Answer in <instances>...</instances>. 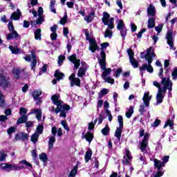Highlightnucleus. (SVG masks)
<instances>
[{
    "instance_id": "1",
    "label": "nucleus",
    "mask_w": 177,
    "mask_h": 177,
    "mask_svg": "<svg viewBox=\"0 0 177 177\" xmlns=\"http://www.w3.org/2000/svg\"><path fill=\"white\" fill-rule=\"evenodd\" d=\"M118 121L119 123V127H118L115 131L114 136L117 138V139L120 141L121 140V135H122V129H124V118L122 115H119L118 116Z\"/></svg>"
},
{
    "instance_id": "2",
    "label": "nucleus",
    "mask_w": 177,
    "mask_h": 177,
    "mask_svg": "<svg viewBox=\"0 0 177 177\" xmlns=\"http://www.w3.org/2000/svg\"><path fill=\"white\" fill-rule=\"evenodd\" d=\"M98 63L100 66L101 70H103V72L101 75L102 78H106L107 75H110L112 70L111 68H106V59H98Z\"/></svg>"
},
{
    "instance_id": "3",
    "label": "nucleus",
    "mask_w": 177,
    "mask_h": 177,
    "mask_svg": "<svg viewBox=\"0 0 177 177\" xmlns=\"http://www.w3.org/2000/svg\"><path fill=\"white\" fill-rule=\"evenodd\" d=\"M5 165V166H2ZM2 167V169H6L7 172H10V171H20L21 169H26L24 166H19L16 165H10L9 163H2L0 167Z\"/></svg>"
},
{
    "instance_id": "4",
    "label": "nucleus",
    "mask_w": 177,
    "mask_h": 177,
    "mask_svg": "<svg viewBox=\"0 0 177 177\" xmlns=\"http://www.w3.org/2000/svg\"><path fill=\"white\" fill-rule=\"evenodd\" d=\"M0 87L2 88L3 91L10 88V82L9 79L6 78V76L3 74L0 73Z\"/></svg>"
},
{
    "instance_id": "5",
    "label": "nucleus",
    "mask_w": 177,
    "mask_h": 177,
    "mask_svg": "<svg viewBox=\"0 0 177 177\" xmlns=\"http://www.w3.org/2000/svg\"><path fill=\"white\" fill-rule=\"evenodd\" d=\"M150 138V135L149 133H145V136L140 142V150H141L142 153L146 151V149H147V145H149V138Z\"/></svg>"
},
{
    "instance_id": "6",
    "label": "nucleus",
    "mask_w": 177,
    "mask_h": 177,
    "mask_svg": "<svg viewBox=\"0 0 177 177\" xmlns=\"http://www.w3.org/2000/svg\"><path fill=\"white\" fill-rule=\"evenodd\" d=\"M69 81H71V86H81V80L78 77H75V73H73L68 77Z\"/></svg>"
},
{
    "instance_id": "7",
    "label": "nucleus",
    "mask_w": 177,
    "mask_h": 177,
    "mask_svg": "<svg viewBox=\"0 0 177 177\" xmlns=\"http://www.w3.org/2000/svg\"><path fill=\"white\" fill-rule=\"evenodd\" d=\"M139 70L141 73L142 77H143V71H147L148 73H153L154 69L153 68V66L151 65H147V64H143L142 66L139 67Z\"/></svg>"
},
{
    "instance_id": "8",
    "label": "nucleus",
    "mask_w": 177,
    "mask_h": 177,
    "mask_svg": "<svg viewBox=\"0 0 177 177\" xmlns=\"http://www.w3.org/2000/svg\"><path fill=\"white\" fill-rule=\"evenodd\" d=\"M100 56L101 59H106V52L104 51V49H107V47L110 46V44L109 42H104L100 44ZM98 59H100V58H98Z\"/></svg>"
},
{
    "instance_id": "9",
    "label": "nucleus",
    "mask_w": 177,
    "mask_h": 177,
    "mask_svg": "<svg viewBox=\"0 0 177 177\" xmlns=\"http://www.w3.org/2000/svg\"><path fill=\"white\" fill-rule=\"evenodd\" d=\"M15 140H21L22 142H25V140H27L28 139V134L21 131L20 133H17L15 136Z\"/></svg>"
},
{
    "instance_id": "10",
    "label": "nucleus",
    "mask_w": 177,
    "mask_h": 177,
    "mask_svg": "<svg viewBox=\"0 0 177 177\" xmlns=\"http://www.w3.org/2000/svg\"><path fill=\"white\" fill-rule=\"evenodd\" d=\"M30 53L32 59L30 64L31 70L35 72V67H37V55H35V51L32 50L30 51Z\"/></svg>"
},
{
    "instance_id": "11",
    "label": "nucleus",
    "mask_w": 177,
    "mask_h": 177,
    "mask_svg": "<svg viewBox=\"0 0 177 177\" xmlns=\"http://www.w3.org/2000/svg\"><path fill=\"white\" fill-rule=\"evenodd\" d=\"M145 107H149L150 106V100H151V95H150V92H146L144 93V97H142Z\"/></svg>"
},
{
    "instance_id": "12",
    "label": "nucleus",
    "mask_w": 177,
    "mask_h": 177,
    "mask_svg": "<svg viewBox=\"0 0 177 177\" xmlns=\"http://www.w3.org/2000/svg\"><path fill=\"white\" fill-rule=\"evenodd\" d=\"M153 163L154 168H157L158 171H161V168L165 167V164L157 158L153 159Z\"/></svg>"
},
{
    "instance_id": "13",
    "label": "nucleus",
    "mask_w": 177,
    "mask_h": 177,
    "mask_svg": "<svg viewBox=\"0 0 177 177\" xmlns=\"http://www.w3.org/2000/svg\"><path fill=\"white\" fill-rule=\"evenodd\" d=\"M83 138L86 139V142H88V143H91L92 140H93L95 136L93 135V133L91 131H87L86 134L83 136Z\"/></svg>"
},
{
    "instance_id": "14",
    "label": "nucleus",
    "mask_w": 177,
    "mask_h": 177,
    "mask_svg": "<svg viewBox=\"0 0 177 177\" xmlns=\"http://www.w3.org/2000/svg\"><path fill=\"white\" fill-rule=\"evenodd\" d=\"M15 38H20V35L17 33V31L11 32L6 37L7 41H10V39H15Z\"/></svg>"
},
{
    "instance_id": "15",
    "label": "nucleus",
    "mask_w": 177,
    "mask_h": 177,
    "mask_svg": "<svg viewBox=\"0 0 177 177\" xmlns=\"http://www.w3.org/2000/svg\"><path fill=\"white\" fill-rule=\"evenodd\" d=\"M102 15H103V17L102 18V21L104 26H106L109 24V20L110 19V14H109L107 12L104 11Z\"/></svg>"
},
{
    "instance_id": "16",
    "label": "nucleus",
    "mask_w": 177,
    "mask_h": 177,
    "mask_svg": "<svg viewBox=\"0 0 177 177\" xmlns=\"http://www.w3.org/2000/svg\"><path fill=\"white\" fill-rule=\"evenodd\" d=\"M63 101L58 100L55 104L57 108L55 109V107H53L52 111H55V114H59V113H60V108L63 106Z\"/></svg>"
},
{
    "instance_id": "17",
    "label": "nucleus",
    "mask_w": 177,
    "mask_h": 177,
    "mask_svg": "<svg viewBox=\"0 0 177 177\" xmlns=\"http://www.w3.org/2000/svg\"><path fill=\"white\" fill-rule=\"evenodd\" d=\"M96 45H97L96 39H91L90 41V46H89L88 50H91L92 53H95V52H96Z\"/></svg>"
},
{
    "instance_id": "18",
    "label": "nucleus",
    "mask_w": 177,
    "mask_h": 177,
    "mask_svg": "<svg viewBox=\"0 0 177 177\" xmlns=\"http://www.w3.org/2000/svg\"><path fill=\"white\" fill-rule=\"evenodd\" d=\"M145 56L151 57V59H153V57H156V53H154L153 47H149L147 49V53L145 54Z\"/></svg>"
},
{
    "instance_id": "19",
    "label": "nucleus",
    "mask_w": 177,
    "mask_h": 177,
    "mask_svg": "<svg viewBox=\"0 0 177 177\" xmlns=\"http://www.w3.org/2000/svg\"><path fill=\"white\" fill-rule=\"evenodd\" d=\"M148 16H151V17H154L156 16V8L153 6V5L150 4L147 9Z\"/></svg>"
},
{
    "instance_id": "20",
    "label": "nucleus",
    "mask_w": 177,
    "mask_h": 177,
    "mask_svg": "<svg viewBox=\"0 0 177 177\" xmlns=\"http://www.w3.org/2000/svg\"><path fill=\"white\" fill-rule=\"evenodd\" d=\"M95 17V12L91 11L87 16L84 17V20L87 21V23H91L92 20Z\"/></svg>"
},
{
    "instance_id": "21",
    "label": "nucleus",
    "mask_w": 177,
    "mask_h": 177,
    "mask_svg": "<svg viewBox=\"0 0 177 177\" xmlns=\"http://www.w3.org/2000/svg\"><path fill=\"white\" fill-rule=\"evenodd\" d=\"M20 16H21V12H20L19 9H17V12H13L11 15V19L12 20H19L20 19Z\"/></svg>"
},
{
    "instance_id": "22",
    "label": "nucleus",
    "mask_w": 177,
    "mask_h": 177,
    "mask_svg": "<svg viewBox=\"0 0 177 177\" xmlns=\"http://www.w3.org/2000/svg\"><path fill=\"white\" fill-rule=\"evenodd\" d=\"M54 77L60 81V80H63L64 78V73L59 71V70H56L54 74Z\"/></svg>"
},
{
    "instance_id": "23",
    "label": "nucleus",
    "mask_w": 177,
    "mask_h": 177,
    "mask_svg": "<svg viewBox=\"0 0 177 177\" xmlns=\"http://www.w3.org/2000/svg\"><path fill=\"white\" fill-rule=\"evenodd\" d=\"M28 120V115L21 116L17 121V125H20V124H26L27 120Z\"/></svg>"
},
{
    "instance_id": "24",
    "label": "nucleus",
    "mask_w": 177,
    "mask_h": 177,
    "mask_svg": "<svg viewBox=\"0 0 177 177\" xmlns=\"http://www.w3.org/2000/svg\"><path fill=\"white\" fill-rule=\"evenodd\" d=\"M156 26V18H149L148 19V28H154Z\"/></svg>"
},
{
    "instance_id": "25",
    "label": "nucleus",
    "mask_w": 177,
    "mask_h": 177,
    "mask_svg": "<svg viewBox=\"0 0 177 177\" xmlns=\"http://www.w3.org/2000/svg\"><path fill=\"white\" fill-rule=\"evenodd\" d=\"M42 95V91L39 90H35L32 93V96L34 99V100H37L38 97H39Z\"/></svg>"
},
{
    "instance_id": "26",
    "label": "nucleus",
    "mask_w": 177,
    "mask_h": 177,
    "mask_svg": "<svg viewBox=\"0 0 177 177\" xmlns=\"http://www.w3.org/2000/svg\"><path fill=\"white\" fill-rule=\"evenodd\" d=\"M171 80H169V77H162V81H161V84L162 85H163L164 86H166V88L167 86H169V84H171Z\"/></svg>"
},
{
    "instance_id": "27",
    "label": "nucleus",
    "mask_w": 177,
    "mask_h": 177,
    "mask_svg": "<svg viewBox=\"0 0 177 177\" xmlns=\"http://www.w3.org/2000/svg\"><path fill=\"white\" fill-rule=\"evenodd\" d=\"M92 158V149L87 151L84 156L85 162H89V160Z\"/></svg>"
},
{
    "instance_id": "28",
    "label": "nucleus",
    "mask_w": 177,
    "mask_h": 177,
    "mask_svg": "<svg viewBox=\"0 0 177 177\" xmlns=\"http://www.w3.org/2000/svg\"><path fill=\"white\" fill-rule=\"evenodd\" d=\"M21 73V71H20V69L19 68H15L12 70V74L15 80H20Z\"/></svg>"
},
{
    "instance_id": "29",
    "label": "nucleus",
    "mask_w": 177,
    "mask_h": 177,
    "mask_svg": "<svg viewBox=\"0 0 177 177\" xmlns=\"http://www.w3.org/2000/svg\"><path fill=\"white\" fill-rule=\"evenodd\" d=\"M41 31V28H38L35 31V39L36 41H41V37H42Z\"/></svg>"
},
{
    "instance_id": "30",
    "label": "nucleus",
    "mask_w": 177,
    "mask_h": 177,
    "mask_svg": "<svg viewBox=\"0 0 177 177\" xmlns=\"http://www.w3.org/2000/svg\"><path fill=\"white\" fill-rule=\"evenodd\" d=\"M34 113L36 114V118L39 121L42 119V111L41 109H34Z\"/></svg>"
},
{
    "instance_id": "31",
    "label": "nucleus",
    "mask_w": 177,
    "mask_h": 177,
    "mask_svg": "<svg viewBox=\"0 0 177 177\" xmlns=\"http://www.w3.org/2000/svg\"><path fill=\"white\" fill-rule=\"evenodd\" d=\"M167 127H169L171 129H174V120L171 119L167 120L163 126L164 129H165Z\"/></svg>"
},
{
    "instance_id": "32",
    "label": "nucleus",
    "mask_w": 177,
    "mask_h": 177,
    "mask_svg": "<svg viewBox=\"0 0 177 177\" xmlns=\"http://www.w3.org/2000/svg\"><path fill=\"white\" fill-rule=\"evenodd\" d=\"M55 142H56V138H55V136H53L49 138L48 140V149H53V143H55Z\"/></svg>"
},
{
    "instance_id": "33",
    "label": "nucleus",
    "mask_w": 177,
    "mask_h": 177,
    "mask_svg": "<svg viewBox=\"0 0 177 177\" xmlns=\"http://www.w3.org/2000/svg\"><path fill=\"white\" fill-rule=\"evenodd\" d=\"M101 132L104 136H107V135L110 133V127H109L108 124L105 125V128L102 129Z\"/></svg>"
},
{
    "instance_id": "34",
    "label": "nucleus",
    "mask_w": 177,
    "mask_h": 177,
    "mask_svg": "<svg viewBox=\"0 0 177 177\" xmlns=\"http://www.w3.org/2000/svg\"><path fill=\"white\" fill-rule=\"evenodd\" d=\"M77 172H78V165H76L73 169L69 173L68 176L69 177H74L75 175H77Z\"/></svg>"
},
{
    "instance_id": "35",
    "label": "nucleus",
    "mask_w": 177,
    "mask_h": 177,
    "mask_svg": "<svg viewBox=\"0 0 177 177\" xmlns=\"http://www.w3.org/2000/svg\"><path fill=\"white\" fill-rule=\"evenodd\" d=\"M16 132V127H10L7 130V133L9 136V138L12 139V134L15 133Z\"/></svg>"
},
{
    "instance_id": "36",
    "label": "nucleus",
    "mask_w": 177,
    "mask_h": 177,
    "mask_svg": "<svg viewBox=\"0 0 177 177\" xmlns=\"http://www.w3.org/2000/svg\"><path fill=\"white\" fill-rule=\"evenodd\" d=\"M38 138H39V134L35 133L31 136L30 140L32 143H37L38 142Z\"/></svg>"
},
{
    "instance_id": "37",
    "label": "nucleus",
    "mask_w": 177,
    "mask_h": 177,
    "mask_svg": "<svg viewBox=\"0 0 177 177\" xmlns=\"http://www.w3.org/2000/svg\"><path fill=\"white\" fill-rule=\"evenodd\" d=\"M106 26H108V28L109 30H113L114 28V18L113 17H111V19L109 18V21L108 19V24Z\"/></svg>"
},
{
    "instance_id": "38",
    "label": "nucleus",
    "mask_w": 177,
    "mask_h": 177,
    "mask_svg": "<svg viewBox=\"0 0 177 177\" xmlns=\"http://www.w3.org/2000/svg\"><path fill=\"white\" fill-rule=\"evenodd\" d=\"M8 48L13 55H19L20 53V48H16L13 46H9Z\"/></svg>"
},
{
    "instance_id": "39",
    "label": "nucleus",
    "mask_w": 177,
    "mask_h": 177,
    "mask_svg": "<svg viewBox=\"0 0 177 177\" xmlns=\"http://www.w3.org/2000/svg\"><path fill=\"white\" fill-rule=\"evenodd\" d=\"M62 110L63 111H66V113H68V111H70V110H71V106H70V105H68L67 104H63L60 107V111H62Z\"/></svg>"
},
{
    "instance_id": "40",
    "label": "nucleus",
    "mask_w": 177,
    "mask_h": 177,
    "mask_svg": "<svg viewBox=\"0 0 177 177\" xmlns=\"http://www.w3.org/2000/svg\"><path fill=\"white\" fill-rule=\"evenodd\" d=\"M119 31L120 32V35L122 39H125L127 34L128 32V29H127V28H124L122 29H120Z\"/></svg>"
},
{
    "instance_id": "41",
    "label": "nucleus",
    "mask_w": 177,
    "mask_h": 177,
    "mask_svg": "<svg viewBox=\"0 0 177 177\" xmlns=\"http://www.w3.org/2000/svg\"><path fill=\"white\" fill-rule=\"evenodd\" d=\"M126 28L127 26H125V24H124V20L120 19L117 25V30H122V28Z\"/></svg>"
},
{
    "instance_id": "42",
    "label": "nucleus",
    "mask_w": 177,
    "mask_h": 177,
    "mask_svg": "<svg viewBox=\"0 0 177 177\" xmlns=\"http://www.w3.org/2000/svg\"><path fill=\"white\" fill-rule=\"evenodd\" d=\"M164 102V95L161 93H158L156 95V103L160 104Z\"/></svg>"
},
{
    "instance_id": "43",
    "label": "nucleus",
    "mask_w": 177,
    "mask_h": 177,
    "mask_svg": "<svg viewBox=\"0 0 177 177\" xmlns=\"http://www.w3.org/2000/svg\"><path fill=\"white\" fill-rule=\"evenodd\" d=\"M86 74V70L82 68H80L77 72V77H82Z\"/></svg>"
},
{
    "instance_id": "44",
    "label": "nucleus",
    "mask_w": 177,
    "mask_h": 177,
    "mask_svg": "<svg viewBox=\"0 0 177 177\" xmlns=\"http://www.w3.org/2000/svg\"><path fill=\"white\" fill-rule=\"evenodd\" d=\"M68 19V16H67V12L64 13V17L60 19L59 23L62 26H64L67 23V19Z\"/></svg>"
},
{
    "instance_id": "45",
    "label": "nucleus",
    "mask_w": 177,
    "mask_h": 177,
    "mask_svg": "<svg viewBox=\"0 0 177 177\" xmlns=\"http://www.w3.org/2000/svg\"><path fill=\"white\" fill-rule=\"evenodd\" d=\"M129 60L131 64L133 65L134 68H138V67H139V62L135 58H131Z\"/></svg>"
},
{
    "instance_id": "46",
    "label": "nucleus",
    "mask_w": 177,
    "mask_h": 177,
    "mask_svg": "<svg viewBox=\"0 0 177 177\" xmlns=\"http://www.w3.org/2000/svg\"><path fill=\"white\" fill-rule=\"evenodd\" d=\"M126 117L127 118H130L132 117V114H133V106H131L129 111H126Z\"/></svg>"
},
{
    "instance_id": "47",
    "label": "nucleus",
    "mask_w": 177,
    "mask_h": 177,
    "mask_svg": "<svg viewBox=\"0 0 177 177\" xmlns=\"http://www.w3.org/2000/svg\"><path fill=\"white\" fill-rule=\"evenodd\" d=\"M61 125H62L63 128L66 131V132H70V127H68V124H67V121L62 120L61 122Z\"/></svg>"
},
{
    "instance_id": "48",
    "label": "nucleus",
    "mask_w": 177,
    "mask_h": 177,
    "mask_svg": "<svg viewBox=\"0 0 177 177\" xmlns=\"http://www.w3.org/2000/svg\"><path fill=\"white\" fill-rule=\"evenodd\" d=\"M59 99H60V95L57 94H55L53 95H52L51 97V100L53 103V104H55L57 103V102L59 101Z\"/></svg>"
},
{
    "instance_id": "49",
    "label": "nucleus",
    "mask_w": 177,
    "mask_h": 177,
    "mask_svg": "<svg viewBox=\"0 0 177 177\" xmlns=\"http://www.w3.org/2000/svg\"><path fill=\"white\" fill-rule=\"evenodd\" d=\"M55 5H56V1H50V9L53 13L56 14V9L55 8Z\"/></svg>"
},
{
    "instance_id": "50",
    "label": "nucleus",
    "mask_w": 177,
    "mask_h": 177,
    "mask_svg": "<svg viewBox=\"0 0 177 177\" xmlns=\"http://www.w3.org/2000/svg\"><path fill=\"white\" fill-rule=\"evenodd\" d=\"M37 132L35 133H38V135H41L42 132H44V125L39 124L36 129Z\"/></svg>"
},
{
    "instance_id": "51",
    "label": "nucleus",
    "mask_w": 177,
    "mask_h": 177,
    "mask_svg": "<svg viewBox=\"0 0 177 177\" xmlns=\"http://www.w3.org/2000/svg\"><path fill=\"white\" fill-rule=\"evenodd\" d=\"M111 37H113V31L106 29L104 32V38H111Z\"/></svg>"
},
{
    "instance_id": "52",
    "label": "nucleus",
    "mask_w": 177,
    "mask_h": 177,
    "mask_svg": "<svg viewBox=\"0 0 177 177\" xmlns=\"http://www.w3.org/2000/svg\"><path fill=\"white\" fill-rule=\"evenodd\" d=\"M64 60H66V57L63 55H60L58 57V62H57L58 66H62V64H63V62H64Z\"/></svg>"
},
{
    "instance_id": "53",
    "label": "nucleus",
    "mask_w": 177,
    "mask_h": 177,
    "mask_svg": "<svg viewBox=\"0 0 177 177\" xmlns=\"http://www.w3.org/2000/svg\"><path fill=\"white\" fill-rule=\"evenodd\" d=\"M39 158L43 162H46V161H48V156L45 153H40Z\"/></svg>"
},
{
    "instance_id": "54",
    "label": "nucleus",
    "mask_w": 177,
    "mask_h": 177,
    "mask_svg": "<svg viewBox=\"0 0 177 177\" xmlns=\"http://www.w3.org/2000/svg\"><path fill=\"white\" fill-rule=\"evenodd\" d=\"M127 53L129 55V59L135 58V53L132 50V48H129L127 50Z\"/></svg>"
},
{
    "instance_id": "55",
    "label": "nucleus",
    "mask_w": 177,
    "mask_h": 177,
    "mask_svg": "<svg viewBox=\"0 0 177 177\" xmlns=\"http://www.w3.org/2000/svg\"><path fill=\"white\" fill-rule=\"evenodd\" d=\"M141 59H145V60L148 62V66H151V63H153V58L144 55L141 57Z\"/></svg>"
},
{
    "instance_id": "56",
    "label": "nucleus",
    "mask_w": 177,
    "mask_h": 177,
    "mask_svg": "<svg viewBox=\"0 0 177 177\" xmlns=\"http://www.w3.org/2000/svg\"><path fill=\"white\" fill-rule=\"evenodd\" d=\"M3 104H5V98L2 91H0V107H3Z\"/></svg>"
},
{
    "instance_id": "57",
    "label": "nucleus",
    "mask_w": 177,
    "mask_h": 177,
    "mask_svg": "<svg viewBox=\"0 0 177 177\" xmlns=\"http://www.w3.org/2000/svg\"><path fill=\"white\" fill-rule=\"evenodd\" d=\"M8 31H10V32L16 31L15 30V26H13V22H12V21L8 22Z\"/></svg>"
},
{
    "instance_id": "58",
    "label": "nucleus",
    "mask_w": 177,
    "mask_h": 177,
    "mask_svg": "<svg viewBox=\"0 0 177 177\" xmlns=\"http://www.w3.org/2000/svg\"><path fill=\"white\" fill-rule=\"evenodd\" d=\"M74 64V68L76 70H78V68H80V66H81V59H77L76 61H75L74 62H73Z\"/></svg>"
},
{
    "instance_id": "59",
    "label": "nucleus",
    "mask_w": 177,
    "mask_h": 177,
    "mask_svg": "<svg viewBox=\"0 0 177 177\" xmlns=\"http://www.w3.org/2000/svg\"><path fill=\"white\" fill-rule=\"evenodd\" d=\"M160 124H161V120L156 118L154 122L151 124V127H153V128H157V127L160 126Z\"/></svg>"
},
{
    "instance_id": "60",
    "label": "nucleus",
    "mask_w": 177,
    "mask_h": 177,
    "mask_svg": "<svg viewBox=\"0 0 177 177\" xmlns=\"http://www.w3.org/2000/svg\"><path fill=\"white\" fill-rule=\"evenodd\" d=\"M77 59H77V54H73L72 55L68 57V60L71 63H74Z\"/></svg>"
},
{
    "instance_id": "61",
    "label": "nucleus",
    "mask_w": 177,
    "mask_h": 177,
    "mask_svg": "<svg viewBox=\"0 0 177 177\" xmlns=\"http://www.w3.org/2000/svg\"><path fill=\"white\" fill-rule=\"evenodd\" d=\"M19 164H24V165H26V167H29V168H32V165L31 163L28 162L26 160L19 161Z\"/></svg>"
},
{
    "instance_id": "62",
    "label": "nucleus",
    "mask_w": 177,
    "mask_h": 177,
    "mask_svg": "<svg viewBox=\"0 0 177 177\" xmlns=\"http://www.w3.org/2000/svg\"><path fill=\"white\" fill-rule=\"evenodd\" d=\"M19 114L21 116L27 115V109L24 107H21L19 109Z\"/></svg>"
},
{
    "instance_id": "63",
    "label": "nucleus",
    "mask_w": 177,
    "mask_h": 177,
    "mask_svg": "<svg viewBox=\"0 0 177 177\" xmlns=\"http://www.w3.org/2000/svg\"><path fill=\"white\" fill-rule=\"evenodd\" d=\"M102 79H104L105 82H107L108 84H114V79H113L110 77H104Z\"/></svg>"
},
{
    "instance_id": "64",
    "label": "nucleus",
    "mask_w": 177,
    "mask_h": 177,
    "mask_svg": "<svg viewBox=\"0 0 177 177\" xmlns=\"http://www.w3.org/2000/svg\"><path fill=\"white\" fill-rule=\"evenodd\" d=\"M171 75L173 77V80L177 79V68H175L174 71L171 73Z\"/></svg>"
}]
</instances>
